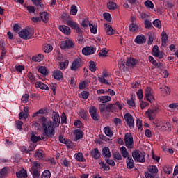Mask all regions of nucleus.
I'll use <instances>...</instances> for the list:
<instances>
[{"label": "nucleus", "instance_id": "obj_26", "mask_svg": "<svg viewBox=\"0 0 178 178\" xmlns=\"http://www.w3.org/2000/svg\"><path fill=\"white\" fill-rule=\"evenodd\" d=\"M74 158L77 162H86V158L81 152H78L74 154Z\"/></svg>", "mask_w": 178, "mask_h": 178}, {"label": "nucleus", "instance_id": "obj_45", "mask_svg": "<svg viewBox=\"0 0 178 178\" xmlns=\"http://www.w3.org/2000/svg\"><path fill=\"white\" fill-rule=\"evenodd\" d=\"M43 49L45 54H49V52H52V49H54V47L50 44H44Z\"/></svg>", "mask_w": 178, "mask_h": 178}, {"label": "nucleus", "instance_id": "obj_38", "mask_svg": "<svg viewBox=\"0 0 178 178\" xmlns=\"http://www.w3.org/2000/svg\"><path fill=\"white\" fill-rule=\"evenodd\" d=\"M171 92L170 88L168 86H164L163 90H161V95L163 97H166L167 95H169Z\"/></svg>", "mask_w": 178, "mask_h": 178}, {"label": "nucleus", "instance_id": "obj_30", "mask_svg": "<svg viewBox=\"0 0 178 178\" xmlns=\"http://www.w3.org/2000/svg\"><path fill=\"white\" fill-rule=\"evenodd\" d=\"M126 162L127 169H133L134 168V160H133V158L128 157Z\"/></svg>", "mask_w": 178, "mask_h": 178}, {"label": "nucleus", "instance_id": "obj_1", "mask_svg": "<svg viewBox=\"0 0 178 178\" xmlns=\"http://www.w3.org/2000/svg\"><path fill=\"white\" fill-rule=\"evenodd\" d=\"M40 123L43 129V133L47 138H51L55 136V128L56 127L54 122L47 120V118L42 117L40 118Z\"/></svg>", "mask_w": 178, "mask_h": 178}, {"label": "nucleus", "instance_id": "obj_63", "mask_svg": "<svg viewBox=\"0 0 178 178\" xmlns=\"http://www.w3.org/2000/svg\"><path fill=\"white\" fill-rule=\"evenodd\" d=\"M26 10H28L29 13H35V8L33 6H28Z\"/></svg>", "mask_w": 178, "mask_h": 178}, {"label": "nucleus", "instance_id": "obj_17", "mask_svg": "<svg viewBox=\"0 0 178 178\" xmlns=\"http://www.w3.org/2000/svg\"><path fill=\"white\" fill-rule=\"evenodd\" d=\"M60 31H62L63 34H66V35H70L72 31L70 28L66 25H61L58 27Z\"/></svg>", "mask_w": 178, "mask_h": 178}, {"label": "nucleus", "instance_id": "obj_49", "mask_svg": "<svg viewBox=\"0 0 178 178\" xmlns=\"http://www.w3.org/2000/svg\"><path fill=\"white\" fill-rule=\"evenodd\" d=\"M108 52H109V51L106 48H104L99 50L98 55L99 56H102V58H106V55L108 54Z\"/></svg>", "mask_w": 178, "mask_h": 178}, {"label": "nucleus", "instance_id": "obj_19", "mask_svg": "<svg viewBox=\"0 0 178 178\" xmlns=\"http://www.w3.org/2000/svg\"><path fill=\"white\" fill-rule=\"evenodd\" d=\"M97 101L99 102H102V104H107V102H109L111 101H112V97H111V96H99L97 98Z\"/></svg>", "mask_w": 178, "mask_h": 178}, {"label": "nucleus", "instance_id": "obj_23", "mask_svg": "<svg viewBox=\"0 0 178 178\" xmlns=\"http://www.w3.org/2000/svg\"><path fill=\"white\" fill-rule=\"evenodd\" d=\"M35 87L36 88H40V90H44L45 91L49 90V87H48V85L43 83L41 81H37L35 83Z\"/></svg>", "mask_w": 178, "mask_h": 178}, {"label": "nucleus", "instance_id": "obj_21", "mask_svg": "<svg viewBox=\"0 0 178 178\" xmlns=\"http://www.w3.org/2000/svg\"><path fill=\"white\" fill-rule=\"evenodd\" d=\"M90 156L92 158H94L95 160L99 159L101 157V153L99 152V150H98V148H95L90 152Z\"/></svg>", "mask_w": 178, "mask_h": 178}, {"label": "nucleus", "instance_id": "obj_9", "mask_svg": "<svg viewBox=\"0 0 178 178\" xmlns=\"http://www.w3.org/2000/svg\"><path fill=\"white\" fill-rule=\"evenodd\" d=\"M89 113L95 122L99 120V112L97 109V107L92 106L89 108Z\"/></svg>", "mask_w": 178, "mask_h": 178}, {"label": "nucleus", "instance_id": "obj_15", "mask_svg": "<svg viewBox=\"0 0 178 178\" xmlns=\"http://www.w3.org/2000/svg\"><path fill=\"white\" fill-rule=\"evenodd\" d=\"M147 39L144 35H137L134 40V42L136 44H138V45H142V44H145Z\"/></svg>", "mask_w": 178, "mask_h": 178}, {"label": "nucleus", "instance_id": "obj_33", "mask_svg": "<svg viewBox=\"0 0 178 178\" xmlns=\"http://www.w3.org/2000/svg\"><path fill=\"white\" fill-rule=\"evenodd\" d=\"M104 134L107 136V137H112L113 136V132L112 131V129H111V127L106 126L104 128Z\"/></svg>", "mask_w": 178, "mask_h": 178}, {"label": "nucleus", "instance_id": "obj_18", "mask_svg": "<svg viewBox=\"0 0 178 178\" xmlns=\"http://www.w3.org/2000/svg\"><path fill=\"white\" fill-rule=\"evenodd\" d=\"M169 40V36L166 34V32L163 31L161 33V45L166 48V44Z\"/></svg>", "mask_w": 178, "mask_h": 178}, {"label": "nucleus", "instance_id": "obj_3", "mask_svg": "<svg viewBox=\"0 0 178 178\" xmlns=\"http://www.w3.org/2000/svg\"><path fill=\"white\" fill-rule=\"evenodd\" d=\"M19 37L22 38V40H30V38H33V35H34V31L30 29H23L18 33Z\"/></svg>", "mask_w": 178, "mask_h": 178}, {"label": "nucleus", "instance_id": "obj_62", "mask_svg": "<svg viewBox=\"0 0 178 178\" xmlns=\"http://www.w3.org/2000/svg\"><path fill=\"white\" fill-rule=\"evenodd\" d=\"M38 72H39V73H41L42 74H47V73H48L47 72V67H45L44 66H41L40 67H39Z\"/></svg>", "mask_w": 178, "mask_h": 178}, {"label": "nucleus", "instance_id": "obj_50", "mask_svg": "<svg viewBox=\"0 0 178 178\" xmlns=\"http://www.w3.org/2000/svg\"><path fill=\"white\" fill-rule=\"evenodd\" d=\"M61 19L65 24L67 23L68 20H70V15L67 13H63L61 15Z\"/></svg>", "mask_w": 178, "mask_h": 178}, {"label": "nucleus", "instance_id": "obj_12", "mask_svg": "<svg viewBox=\"0 0 178 178\" xmlns=\"http://www.w3.org/2000/svg\"><path fill=\"white\" fill-rule=\"evenodd\" d=\"M152 55H153V56H155V58H158L159 59H162L165 56L164 54L160 53L159 47H158V45H154L153 47Z\"/></svg>", "mask_w": 178, "mask_h": 178}, {"label": "nucleus", "instance_id": "obj_51", "mask_svg": "<svg viewBox=\"0 0 178 178\" xmlns=\"http://www.w3.org/2000/svg\"><path fill=\"white\" fill-rule=\"evenodd\" d=\"M61 165L65 168H69L70 166V161L67 159L64 158L61 159Z\"/></svg>", "mask_w": 178, "mask_h": 178}, {"label": "nucleus", "instance_id": "obj_55", "mask_svg": "<svg viewBox=\"0 0 178 178\" xmlns=\"http://www.w3.org/2000/svg\"><path fill=\"white\" fill-rule=\"evenodd\" d=\"M27 77H28V81H29L30 83H34V81H35V76L33 73L29 72Z\"/></svg>", "mask_w": 178, "mask_h": 178}, {"label": "nucleus", "instance_id": "obj_10", "mask_svg": "<svg viewBox=\"0 0 178 178\" xmlns=\"http://www.w3.org/2000/svg\"><path fill=\"white\" fill-rule=\"evenodd\" d=\"M124 118L127 126H129L130 129H134V119L133 118V115H131V114L129 113H127L124 115Z\"/></svg>", "mask_w": 178, "mask_h": 178}, {"label": "nucleus", "instance_id": "obj_2", "mask_svg": "<svg viewBox=\"0 0 178 178\" xmlns=\"http://www.w3.org/2000/svg\"><path fill=\"white\" fill-rule=\"evenodd\" d=\"M99 109L100 113H103V112H108L113 113V112H118V111H122V104L120 102L118 101L115 104H100L99 105Z\"/></svg>", "mask_w": 178, "mask_h": 178}, {"label": "nucleus", "instance_id": "obj_11", "mask_svg": "<svg viewBox=\"0 0 178 178\" xmlns=\"http://www.w3.org/2000/svg\"><path fill=\"white\" fill-rule=\"evenodd\" d=\"M60 47L61 49H70L72 48H74V42L70 40L63 41L60 44Z\"/></svg>", "mask_w": 178, "mask_h": 178}, {"label": "nucleus", "instance_id": "obj_29", "mask_svg": "<svg viewBox=\"0 0 178 178\" xmlns=\"http://www.w3.org/2000/svg\"><path fill=\"white\" fill-rule=\"evenodd\" d=\"M9 173V167H4L0 171V178H5Z\"/></svg>", "mask_w": 178, "mask_h": 178}, {"label": "nucleus", "instance_id": "obj_41", "mask_svg": "<svg viewBox=\"0 0 178 178\" xmlns=\"http://www.w3.org/2000/svg\"><path fill=\"white\" fill-rule=\"evenodd\" d=\"M67 26H69L70 27H71V29H73L74 30L75 29L76 27H77L79 26V24H77V22L70 19L68 21H67Z\"/></svg>", "mask_w": 178, "mask_h": 178}, {"label": "nucleus", "instance_id": "obj_20", "mask_svg": "<svg viewBox=\"0 0 178 178\" xmlns=\"http://www.w3.org/2000/svg\"><path fill=\"white\" fill-rule=\"evenodd\" d=\"M127 66L133 69L137 65V60L134 58H129L127 60Z\"/></svg>", "mask_w": 178, "mask_h": 178}, {"label": "nucleus", "instance_id": "obj_32", "mask_svg": "<svg viewBox=\"0 0 178 178\" xmlns=\"http://www.w3.org/2000/svg\"><path fill=\"white\" fill-rule=\"evenodd\" d=\"M147 170L152 175H156V173L159 172L158 167H156V165H149L147 167Z\"/></svg>", "mask_w": 178, "mask_h": 178}, {"label": "nucleus", "instance_id": "obj_13", "mask_svg": "<svg viewBox=\"0 0 178 178\" xmlns=\"http://www.w3.org/2000/svg\"><path fill=\"white\" fill-rule=\"evenodd\" d=\"M96 49L93 47H86L82 49V54L86 56L92 55L95 54Z\"/></svg>", "mask_w": 178, "mask_h": 178}, {"label": "nucleus", "instance_id": "obj_22", "mask_svg": "<svg viewBox=\"0 0 178 178\" xmlns=\"http://www.w3.org/2000/svg\"><path fill=\"white\" fill-rule=\"evenodd\" d=\"M47 137L44 136H36L35 135L31 136V141L33 143H38V141H47Z\"/></svg>", "mask_w": 178, "mask_h": 178}, {"label": "nucleus", "instance_id": "obj_46", "mask_svg": "<svg viewBox=\"0 0 178 178\" xmlns=\"http://www.w3.org/2000/svg\"><path fill=\"white\" fill-rule=\"evenodd\" d=\"M144 5L147 9H154L155 8V6L154 5V3L151 1L150 0H147L144 2Z\"/></svg>", "mask_w": 178, "mask_h": 178}, {"label": "nucleus", "instance_id": "obj_47", "mask_svg": "<svg viewBox=\"0 0 178 178\" xmlns=\"http://www.w3.org/2000/svg\"><path fill=\"white\" fill-rule=\"evenodd\" d=\"M129 31H131V33H137V31H138V26L136 24H130Z\"/></svg>", "mask_w": 178, "mask_h": 178}, {"label": "nucleus", "instance_id": "obj_35", "mask_svg": "<svg viewBox=\"0 0 178 178\" xmlns=\"http://www.w3.org/2000/svg\"><path fill=\"white\" fill-rule=\"evenodd\" d=\"M102 155L105 158H111V150L109 149V147H105L103 148Z\"/></svg>", "mask_w": 178, "mask_h": 178}, {"label": "nucleus", "instance_id": "obj_39", "mask_svg": "<svg viewBox=\"0 0 178 178\" xmlns=\"http://www.w3.org/2000/svg\"><path fill=\"white\" fill-rule=\"evenodd\" d=\"M107 8L109 10H115V9H118V5L113 1H109L107 3Z\"/></svg>", "mask_w": 178, "mask_h": 178}, {"label": "nucleus", "instance_id": "obj_42", "mask_svg": "<svg viewBox=\"0 0 178 178\" xmlns=\"http://www.w3.org/2000/svg\"><path fill=\"white\" fill-rule=\"evenodd\" d=\"M89 70L90 72H96L97 71V63L95 61H90L89 62Z\"/></svg>", "mask_w": 178, "mask_h": 178}, {"label": "nucleus", "instance_id": "obj_25", "mask_svg": "<svg viewBox=\"0 0 178 178\" xmlns=\"http://www.w3.org/2000/svg\"><path fill=\"white\" fill-rule=\"evenodd\" d=\"M104 29L107 35H113L115 34V31L112 28V26L105 24Z\"/></svg>", "mask_w": 178, "mask_h": 178}, {"label": "nucleus", "instance_id": "obj_48", "mask_svg": "<svg viewBox=\"0 0 178 178\" xmlns=\"http://www.w3.org/2000/svg\"><path fill=\"white\" fill-rule=\"evenodd\" d=\"M77 6L72 5L70 10V15H72V16H76V15H77Z\"/></svg>", "mask_w": 178, "mask_h": 178}, {"label": "nucleus", "instance_id": "obj_53", "mask_svg": "<svg viewBox=\"0 0 178 178\" xmlns=\"http://www.w3.org/2000/svg\"><path fill=\"white\" fill-rule=\"evenodd\" d=\"M67 66H69V60H65L64 62H60L59 63V69H60L61 70H63V69H65L66 67H67Z\"/></svg>", "mask_w": 178, "mask_h": 178}, {"label": "nucleus", "instance_id": "obj_44", "mask_svg": "<svg viewBox=\"0 0 178 178\" xmlns=\"http://www.w3.org/2000/svg\"><path fill=\"white\" fill-rule=\"evenodd\" d=\"M112 155L114 161H122V154L118 152H113Z\"/></svg>", "mask_w": 178, "mask_h": 178}, {"label": "nucleus", "instance_id": "obj_56", "mask_svg": "<svg viewBox=\"0 0 178 178\" xmlns=\"http://www.w3.org/2000/svg\"><path fill=\"white\" fill-rule=\"evenodd\" d=\"M42 178H51V171L49 170H44L42 175H41Z\"/></svg>", "mask_w": 178, "mask_h": 178}, {"label": "nucleus", "instance_id": "obj_6", "mask_svg": "<svg viewBox=\"0 0 178 178\" xmlns=\"http://www.w3.org/2000/svg\"><path fill=\"white\" fill-rule=\"evenodd\" d=\"M124 145L129 149L134 148V140H133V135L130 133H127L124 135Z\"/></svg>", "mask_w": 178, "mask_h": 178}, {"label": "nucleus", "instance_id": "obj_24", "mask_svg": "<svg viewBox=\"0 0 178 178\" xmlns=\"http://www.w3.org/2000/svg\"><path fill=\"white\" fill-rule=\"evenodd\" d=\"M146 118H148L149 120H154L155 119V114L154 112L152 111V109L149 108L147 111H145V113Z\"/></svg>", "mask_w": 178, "mask_h": 178}, {"label": "nucleus", "instance_id": "obj_4", "mask_svg": "<svg viewBox=\"0 0 178 178\" xmlns=\"http://www.w3.org/2000/svg\"><path fill=\"white\" fill-rule=\"evenodd\" d=\"M82 66H84V60H83V58L77 57L72 62L70 69L74 72H77V70L81 69Z\"/></svg>", "mask_w": 178, "mask_h": 178}, {"label": "nucleus", "instance_id": "obj_31", "mask_svg": "<svg viewBox=\"0 0 178 178\" xmlns=\"http://www.w3.org/2000/svg\"><path fill=\"white\" fill-rule=\"evenodd\" d=\"M44 155H45V152L43 150L38 149L35 153V158L36 159H42V158H44Z\"/></svg>", "mask_w": 178, "mask_h": 178}, {"label": "nucleus", "instance_id": "obj_64", "mask_svg": "<svg viewBox=\"0 0 178 178\" xmlns=\"http://www.w3.org/2000/svg\"><path fill=\"white\" fill-rule=\"evenodd\" d=\"M145 176L146 178H158L156 174H151L149 172H146Z\"/></svg>", "mask_w": 178, "mask_h": 178}, {"label": "nucleus", "instance_id": "obj_61", "mask_svg": "<svg viewBox=\"0 0 178 178\" xmlns=\"http://www.w3.org/2000/svg\"><path fill=\"white\" fill-rule=\"evenodd\" d=\"M144 26L145 29H151V27H152V23L148 19H145Z\"/></svg>", "mask_w": 178, "mask_h": 178}, {"label": "nucleus", "instance_id": "obj_34", "mask_svg": "<svg viewBox=\"0 0 178 178\" xmlns=\"http://www.w3.org/2000/svg\"><path fill=\"white\" fill-rule=\"evenodd\" d=\"M16 176L18 178H27V171L24 169L16 172Z\"/></svg>", "mask_w": 178, "mask_h": 178}, {"label": "nucleus", "instance_id": "obj_43", "mask_svg": "<svg viewBox=\"0 0 178 178\" xmlns=\"http://www.w3.org/2000/svg\"><path fill=\"white\" fill-rule=\"evenodd\" d=\"M120 152L123 158H129V152H127V149L124 146L120 147Z\"/></svg>", "mask_w": 178, "mask_h": 178}, {"label": "nucleus", "instance_id": "obj_57", "mask_svg": "<svg viewBox=\"0 0 178 178\" xmlns=\"http://www.w3.org/2000/svg\"><path fill=\"white\" fill-rule=\"evenodd\" d=\"M90 24H91V23H90V20H88V18L84 19L81 23V26L84 29H86V27H88V25L90 26Z\"/></svg>", "mask_w": 178, "mask_h": 178}, {"label": "nucleus", "instance_id": "obj_16", "mask_svg": "<svg viewBox=\"0 0 178 178\" xmlns=\"http://www.w3.org/2000/svg\"><path fill=\"white\" fill-rule=\"evenodd\" d=\"M74 134L75 136L74 141L81 140V138L84 137V134H83V131L81 129H75L74 131Z\"/></svg>", "mask_w": 178, "mask_h": 178}, {"label": "nucleus", "instance_id": "obj_27", "mask_svg": "<svg viewBox=\"0 0 178 178\" xmlns=\"http://www.w3.org/2000/svg\"><path fill=\"white\" fill-rule=\"evenodd\" d=\"M45 59V56H44V54H38L36 56H33L32 57V60L33 62H42V60H44Z\"/></svg>", "mask_w": 178, "mask_h": 178}, {"label": "nucleus", "instance_id": "obj_5", "mask_svg": "<svg viewBox=\"0 0 178 178\" xmlns=\"http://www.w3.org/2000/svg\"><path fill=\"white\" fill-rule=\"evenodd\" d=\"M132 156L134 161H137L140 163H144V162H145V153L142 152L140 150H134L132 152Z\"/></svg>", "mask_w": 178, "mask_h": 178}, {"label": "nucleus", "instance_id": "obj_14", "mask_svg": "<svg viewBox=\"0 0 178 178\" xmlns=\"http://www.w3.org/2000/svg\"><path fill=\"white\" fill-rule=\"evenodd\" d=\"M52 119L56 127H59V124H60V116L59 115V113L54 112Z\"/></svg>", "mask_w": 178, "mask_h": 178}, {"label": "nucleus", "instance_id": "obj_40", "mask_svg": "<svg viewBox=\"0 0 178 178\" xmlns=\"http://www.w3.org/2000/svg\"><path fill=\"white\" fill-rule=\"evenodd\" d=\"M163 170L165 175H171L173 172V168L170 167V165H165L163 168Z\"/></svg>", "mask_w": 178, "mask_h": 178}, {"label": "nucleus", "instance_id": "obj_59", "mask_svg": "<svg viewBox=\"0 0 178 178\" xmlns=\"http://www.w3.org/2000/svg\"><path fill=\"white\" fill-rule=\"evenodd\" d=\"M67 117L66 116V113H63L61 114V124H66L67 123Z\"/></svg>", "mask_w": 178, "mask_h": 178}, {"label": "nucleus", "instance_id": "obj_60", "mask_svg": "<svg viewBox=\"0 0 178 178\" xmlns=\"http://www.w3.org/2000/svg\"><path fill=\"white\" fill-rule=\"evenodd\" d=\"M22 102H24V104H27L29 102V100L30 99V95L29 94H25L22 97Z\"/></svg>", "mask_w": 178, "mask_h": 178}, {"label": "nucleus", "instance_id": "obj_36", "mask_svg": "<svg viewBox=\"0 0 178 178\" xmlns=\"http://www.w3.org/2000/svg\"><path fill=\"white\" fill-rule=\"evenodd\" d=\"M40 20L44 22V23H48V20H49V15L47 13H42L40 14Z\"/></svg>", "mask_w": 178, "mask_h": 178}, {"label": "nucleus", "instance_id": "obj_37", "mask_svg": "<svg viewBox=\"0 0 178 178\" xmlns=\"http://www.w3.org/2000/svg\"><path fill=\"white\" fill-rule=\"evenodd\" d=\"M88 115V111H87V110H84V109L81 108L79 111V116H81L82 118V119H83V120H87Z\"/></svg>", "mask_w": 178, "mask_h": 178}, {"label": "nucleus", "instance_id": "obj_54", "mask_svg": "<svg viewBox=\"0 0 178 178\" xmlns=\"http://www.w3.org/2000/svg\"><path fill=\"white\" fill-rule=\"evenodd\" d=\"M89 27H90V32L92 33L93 34H97V33H98V30L97 29V25L89 24Z\"/></svg>", "mask_w": 178, "mask_h": 178}, {"label": "nucleus", "instance_id": "obj_28", "mask_svg": "<svg viewBox=\"0 0 178 178\" xmlns=\"http://www.w3.org/2000/svg\"><path fill=\"white\" fill-rule=\"evenodd\" d=\"M53 76L55 80H60L63 77V73H62V71L58 70L54 72Z\"/></svg>", "mask_w": 178, "mask_h": 178}, {"label": "nucleus", "instance_id": "obj_52", "mask_svg": "<svg viewBox=\"0 0 178 178\" xmlns=\"http://www.w3.org/2000/svg\"><path fill=\"white\" fill-rule=\"evenodd\" d=\"M153 26L156 29H162V22L159 19H155L153 21Z\"/></svg>", "mask_w": 178, "mask_h": 178}, {"label": "nucleus", "instance_id": "obj_8", "mask_svg": "<svg viewBox=\"0 0 178 178\" xmlns=\"http://www.w3.org/2000/svg\"><path fill=\"white\" fill-rule=\"evenodd\" d=\"M145 95L146 99L151 104L155 101V97H154V90H152L151 87H147L145 88Z\"/></svg>", "mask_w": 178, "mask_h": 178}, {"label": "nucleus", "instance_id": "obj_58", "mask_svg": "<svg viewBox=\"0 0 178 178\" xmlns=\"http://www.w3.org/2000/svg\"><path fill=\"white\" fill-rule=\"evenodd\" d=\"M153 124L156 127H161V126L163 125V121L161 120H156L153 122Z\"/></svg>", "mask_w": 178, "mask_h": 178}, {"label": "nucleus", "instance_id": "obj_7", "mask_svg": "<svg viewBox=\"0 0 178 178\" xmlns=\"http://www.w3.org/2000/svg\"><path fill=\"white\" fill-rule=\"evenodd\" d=\"M38 169H41V164L37 161H34L31 165V174L33 178H40L41 175Z\"/></svg>", "mask_w": 178, "mask_h": 178}]
</instances>
